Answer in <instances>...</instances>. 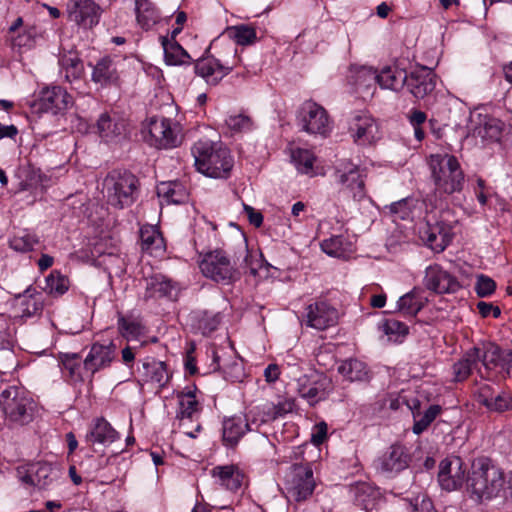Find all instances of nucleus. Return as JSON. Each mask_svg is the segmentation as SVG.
Returning a JSON list of instances; mask_svg holds the SVG:
<instances>
[{
    "mask_svg": "<svg viewBox=\"0 0 512 512\" xmlns=\"http://www.w3.org/2000/svg\"><path fill=\"white\" fill-rule=\"evenodd\" d=\"M194 165L200 173L211 178H227L234 161L222 143L199 140L191 148Z\"/></svg>",
    "mask_w": 512,
    "mask_h": 512,
    "instance_id": "2",
    "label": "nucleus"
},
{
    "mask_svg": "<svg viewBox=\"0 0 512 512\" xmlns=\"http://www.w3.org/2000/svg\"><path fill=\"white\" fill-rule=\"evenodd\" d=\"M338 312L325 301H317L306 307L303 317L305 324L317 330H324L337 323Z\"/></svg>",
    "mask_w": 512,
    "mask_h": 512,
    "instance_id": "18",
    "label": "nucleus"
},
{
    "mask_svg": "<svg viewBox=\"0 0 512 512\" xmlns=\"http://www.w3.org/2000/svg\"><path fill=\"white\" fill-rule=\"evenodd\" d=\"M336 176L345 194L351 196L356 201L366 197L365 169H361L352 163H343L336 169Z\"/></svg>",
    "mask_w": 512,
    "mask_h": 512,
    "instance_id": "9",
    "label": "nucleus"
},
{
    "mask_svg": "<svg viewBox=\"0 0 512 512\" xmlns=\"http://www.w3.org/2000/svg\"><path fill=\"white\" fill-rule=\"evenodd\" d=\"M430 168L436 191L440 194L451 195L463 189L465 177L455 156L449 154L432 155Z\"/></svg>",
    "mask_w": 512,
    "mask_h": 512,
    "instance_id": "4",
    "label": "nucleus"
},
{
    "mask_svg": "<svg viewBox=\"0 0 512 512\" xmlns=\"http://www.w3.org/2000/svg\"><path fill=\"white\" fill-rule=\"evenodd\" d=\"M140 243L143 251L158 256L165 250L164 239L154 225H144L140 228Z\"/></svg>",
    "mask_w": 512,
    "mask_h": 512,
    "instance_id": "28",
    "label": "nucleus"
},
{
    "mask_svg": "<svg viewBox=\"0 0 512 512\" xmlns=\"http://www.w3.org/2000/svg\"><path fill=\"white\" fill-rule=\"evenodd\" d=\"M61 363L65 371L68 372V376L73 382L84 381V369L79 362L78 354L76 353H65L60 356Z\"/></svg>",
    "mask_w": 512,
    "mask_h": 512,
    "instance_id": "45",
    "label": "nucleus"
},
{
    "mask_svg": "<svg viewBox=\"0 0 512 512\" xmlns=\"http://www.w3.org/2000/svg\"><path fill=\"white\" fill-rule=\"evenodd\" d=\"M288 499L300 502L309 498L315 489L313 471L308 465H293L285 475Z\"/></svg>",
    "mask_w": 512,
    "mask_h": 512,
    "instance_id": "7",
    "label": "nucleus"
},
{
    "mask_svg": "<svg viewBox=\"0 0 512 512\" xmlns=\"http://www.w3.org/2000/svg\"><path fill=\"white\" fill-rule=\"evenodd\" d=\"M263 259L261 254H252L246 251V256L243 261V268L247 269L249 273L255 276L258 269L262 267Z\"/></svg>",
    "mask_w": 512,
    "mask_h": 512,
    "instance_id": "62",
    "label": "nucleus"
},
{
    "mask_svg": "<svg viewBox=\"0 0 512 512\" xmlns=\"http://www.w3.org/2000/svg\"><path fill=\"white\" fill-rule=\"evenodd\" d=\"M199 267L205 277L223 285H229L240 279L239 270L223 250L217 249L206 253L199 262Z\"/></svg>",
    "mask_w": 512,
    "mask_h": 512,
    "instance_id": "6",
    "label": "nucleus"
},
{
    "mask_svg": "<svg viewBox=\"0 0 512 512\" xmlns=\"http://www.w3.org/2000/svg\"><path fill=\"white\" fill-rule=\"evenodd\" d=\"M391 215H395L397 219L405 220L410 216V209L407 206V200L402 199L400 201L392 203L389 207Z\"/></svg>",
    "mask_w": 512,
    "mask_h": 512,
    "instance_id": "64",
    "label": "nucleus"
},
{
    "mask_svg": "<svg viewBox=\"0 0 512 512\" xmlns=\"http://www.w3.org/2000/svg\"><path fill=\"white\" fill-rule=\"evenodd\" d=\"M439 405H430L423 413L414 412V425L412 431L419 435L424 432L441 412Z\"/></svg>",
    "mask_w": 512,
    "mask_h": 512,
    "instance_id": "42",
    "label": "nucleus"
},
{
    "mask_svg": "<svg viewBox=\"0 0 512 512\" xmlns=\"http://www.w3.org/2000/svg\"><path fill=\"white\" fill-rule=\"evenodd\" d=\"M108 203L123 208L132 204L138 188V179L128 171H112L104 180Z\"/></svg>",
    "mask_w": 512,
    "mask_h": 512,
    "instance_id": "5",
    "label": "nucleus"
},
{
    "mask_svg": "<svg viewBox=\"0 0 512 512\" xmlns=\"http://www.w3.org/2000/svg\"><path fill=\"white\" fill-rule=\"evenodd\" d=\"M405 86L415 98L423 99L435 89L436 75L427 67H417L407 74Z\"/></svg>",
    "mask_w": 512,
    "mask_h": 512,
    "instance_id": "20",
    "label": "nucleus"
},
{
    "mask_svg": "<svg viewBox=\"0 0 512 512\" xmlns=\"http://www.w3.org/2000/svg\"><path fill=\"white\" fill-rule=\"evenodd\" d=\"M180 411L177 418L180 426L185 427L187 421H192L199 413V403L193 391L181 393L179 395Z\"/></svg>",
    "mask_w": 512,
    "mask_h": 512,
    "instance_id": "32",
    "label": "nucleus"
},
{
    "mask_svg": "<svg viewBox=\"0 0 512 512\" xmlns=\"http://www.w3.org/2000/svg\"><path fill=\"white\" fill-rule=\"evenodd\" d=\"M211 474L221 486L230 491L238 490L244 479V475L235 465L216 466Z\"/></svg>",
    "mask_w": 512,
    "mask_h": 512,
    "instance_id": "27",
    "label": "nucleus"
},
{
    "mask_svg": "<svg viewBox=\"0 0 512 512\" xmlns=\"http://www.w3.org/2000/svg\"><path fill=\"white\" fill-rule=\"evenodd\" d=\"M487 409L499 413L512 409V395L508 392L496 393Z\"/></svg>",
    "mask_w": 512,
    "mask_h": 512,
    "instance_id": "55",
    "label": "nucleus"
},
{
    "mask_svg": "<svg viewBox=\"0 0 512 512\" xmlns=\"http://www.w3.org/2000/svg\"><path fill=\"white\" fill-rule=\"evenodd\" d=\"M67 13L70 21L84 28H92L99 22L100 7L93 0H69Z\"/></svg>",
    "mask_w": 512,
    "mask_h": 512,
    "instance_id": "17",
    "label": "nucleus"
},
{
    "mask_svg": "<svg viewBox=\"0 0 512 512\" xmlns=\"http://www.w3.org/2000/svg\"><path fill=\"white\" fill-rule=\"evenodd\" d=\"M118 432L111 426V424L104 418H96L86 434L85 440L90 445H103L107 446L118 439Z\"/></svg>",
    "mask_w": 512,
    "mask_h": 512,
    "instance_id": "24",
    "label": "nucleus"
},
{
    "mask_svg": "<svg viewBox=\"0 0 512 512\" xmlns=\"http://www.w3.org/2000/svg\"><path fill=\"white\" fill-rule=\"evenodd\" d=\"M359 505L367 507L369 500L374 499L377 492L367 483H357L350 490Z\"/></svg>",
    "mask_w": 512,
    "mask_h": 512,
    "instance_id": "52",
    "label": "nucleus"
},
{
    "mask_svg": "<svg viewBox=\"0 0 512 512\" xmlns=\"http://www.w3.org/2000/svg\"><path fill=\"white\" fill-rule=\"evenodd\" d=\"M378 83L377 71L371 67H360L353 75V84L358 90H369Z\"/></svg>",
    "mask_w": 512,
    "mask_h": 512,
    "instance_id": "47",
    "label": "nucleus"
},
{
    "mask_svg": "<svg viewBox=\"0 0 512 512\" xmlns=\"http://www.w3.org/2000/svg\"><path fill=\"white\" fill-rule=\"evenodd\" d=\"M502 124L500 121L494 118L487 119L483 127L479 130V134L483 138L490 140H498L501 136Z\"/></svg>",
    "mask_w": 512,
    "mask_h": 512,
    "instance_id": "57",
    "label": "nucleus"
},
{
    "mask_svg": "<svg viewBox=\"0 0 512 512\" xmlns=\"http://www.w3.org/2000/svg\"><path fill=\"white\" fill-rule=\"evenodd\" d=\"M72 97L60 86L46 87L40 92L39 108L53 115L61 114L72 105Z\"/></svg>",
    "mask_w": 512,
    "mask_h": 512,
    "instance_id": "19",
    "label": "nucleus"
},
{
    "mask_svg": "<svg viewBox=\"0 0 512 512\" xmlns=\"http://www.w3.org/2000/svg\"><path fill=\"white\" fill-rule=\"evenodd\" d=\"M157 194L167 203L180 204L187 199L186 190L179 182H162L157 187Z\"/></svg>",
    "mask_w": 512,
    "mask_h": 512,
    "instance_id": "38",
    "label": "nucleus"
},
{
    "mask_svg": "<svg viewBox=\"0 0 512 512\" xmlns=\"http://www.w3.org/2000/svg\"><path fill=\"white\" fill-rule=\"evenodd\" d=\"M378 75V84L381 88L390 89L393 91H400L407 80V73L405 70L397 66L384 67Z\"/></svg>",
    "mask_w": 512,
    "mask_h": 512,
    "instance_id": "30",
    "label": "nucleus"
},
{
    "mask_svg": "<svg viewBox=\"0 0 512 512\" xmlns=\"http://www.w3.org/2000/svg\"><path fill=\"white\" fill-rule=\"evenodd\" d=\"M136 17L139 25L145 29H151L159 20L160 16L149 0H136Z\"/></svg>",
    "mask_w": 512,
    "mask_h": 512,
    "instance_id": "36",
    "label": "nucleus"
},
{
    "mask_svg": "<svg viewBox=\"0 0 512 512\" xmlns=\"http://www.w3.org/2000/svg\"><path fill=\"white\" fill-rule=\"evenodd\" d=\"M117 79V70L111 59L103 58L94 66L92 73V80L94 82L104 85L114 83Z\"/></svg>",
    "mask_w": 512,
    "mask_h": 512,
    "instance_id": "37",
    "label": "nucleus"
},
{
    "mask_svg": "<svg viewBox=\"0 0 512 512\" xmlns=\"http://www.w3.org/2000/svg\"><path fill=\"white\" fill-rule=\"evenodd\" d=\"M225 123L233 132H242L251 128V119L243 114L230 115Z\"/></svg>",
    "mask_w": 512,
    "mask_h": 512,
    "instance_id": "58",
    "label": "nucleus"
},
{
    "mask_svg": "<svg viewBox=\"0 0 512 512\" xmlns=\"http://www.w3.org/2000/svg\"><path fill=\"white\" fill-rule=\"evenodd\" d=\"M479 368L477 352L468 350L462 359L453 365L454 378L456 381H464L473 370Z\"/></svg>",
    "mask_w": 512,
    "mask_h": 512,
    "instance_id": "40",
    "label": "nucleus"
},
{
    "mask_svg": "<svg viewBox=\"0 0 512 512\" xmlns=\"http://www.w3.org/2000/svg\"><path fill=\"white\" fill-rule=\"evenodd\" d=\"M298 393L306 399L310 404L316 403L320 398L321 391L316 382H312L308 377L304 376L298 380Z\"/></svg>",
    "mask_w": 512,
    "mask_h": 512,
    "instance_id": "50",
    "label": "nucleus"
},
{
    "mask_svg": "<svg viewBox=\"0 0 512 512\" xmlns=\"http://www.w3.org/2000/svg\"><path fill=\"white\" fill-rule=\"evenodd\" d=\"M116 349L113 341L106 344L95 342L91 345L83 360V369L85 373L89 374L90 381L98 371L110 367L116 357Z\"/></svg>",
    "mask_w": 512,
    "mask_h": 512,
    "instance_id": "11",
    "label": "nucleus"
},
{
    "mask_svg": "<svg viewBox=\"0 0 512 512\" xmlns=\"http://www.w3.org/2000/svg\"><path fill=\"white\" fill-rule=\"evenodd\" d=\"M256 419H250L249 415L232 416L223 421V442L226 446H235L247 431H253Z\"/></svg>",
    "mask_w": 512,
    "mask_h": 512,
    "instance_id": "22",
    "label": "nucleus"
},
{
    "mask_svg": "<svg viewBox=\"0 0 512 512\" xmlns=\"http://www.w3.org/2000/svg\"><path fill=\"white\" fill-rule=\"evenodd\" d=\"M44 289L51 295L61 296L69 287V280L67 277L60 274L58 271L51 272L45 279Z\"/></svg>",
    "mask_w": 512,
    "mask_h": 512,
    "instance_id": "48",
    "label": "nucleus"
},
{
    "mask_svg": "<svg viewBox=\"0 0 512 512\" xmlns=\"http://www.w3.org/2000/svg\"><path fill=\"white\" fill-rule=\"evenodd\" d=\"M378 329L389 341H401L408 334V326L395 319H386L379 323Z\"/></svg>",
    "mask_w": 512,
    "mask_h": 512,
    "instance_id": "44",
    "label": "nucleus"
},
{
    "mask_svg": "<svg viewBox=\"0 0 512 512\" xmlns=\"http://www.w3.org/2000/svg\"><path fill=\"white\" fill-rule=\"evenodd\" d=\"M470 351L477 352L479 365L482 364L486 369H490L492 365H495L499 357L496 349L474 347Z\"/></svg>",
    "mask_w": 512,
    "mask_h": 512,
    "instance_id": "59",
    "label": "nucleus"
},
{
    "mask_svg": "<svg viewBox=\"0 0 512 512\" xmlns=\"http://www.w3.org/2000/svg\"><path fill=\"white\" fill-rule=\"evenodd\" d=\"M272 408H274V404H267L263 405L261 408L258 407L256 411L251 410L249 412L248 415L250 419H256V423L254 424L256 425L255 429H258L261 424L278 418L277 415H273L275 410Z\"/></svg>",
    "mask_w": 512,
    "mask_h": 512,
    "instance_id": "54",
    "label": "nucleus"
},
{
    "mask_svg": "<svg viewBox=\"0 0 512 512\" xmlns=\"http://www.w3.org/2000/svg\"><path fill=\"white\" fill-rule=\"evenodd\" d=\"M97 130L101 138L111 141L125 133L126 122L116 114L103 113L97 121Z\"/></svg>",
    "mask_w": 512,
    "mask_h": 512,
    "instance_id": "26",
    "label": "nucleus"
},
{
    "mask_svg": "<svg viewBox=\"0 0 512 512\" xmlns=\"http://www.w3.org/2000/svg\"><path fill=\"white\" fill-rule=\"evenodd\" d=\"M475 394L478 402L487 408L488 404L491 403L494 396L496 395V392L493 385L483 383L478 387Z\"/></svg>",
    "mask_w": 512,
    "mask_h": 512,
    "instance_id": "61",
    "label": "nucleus"
},
{
    "mask_svg": "<svg viewBox=\"0 0 512 512\" xmlns=\"http://www.w3.org/2000/svg\"><path fill=\"white\" fill-rule=\"evenodd\" d=\"M495 288L496 283L492 278L485 275H480L477 278L475 290L479 297H487L491 295L495 291Z\"/></svg>",
    "mask_w": 512,
    "mask_h": 512,
    "instance_id": "60",
    "label": "nucleus"
},
{
    "mask_svg": "<svg viewBox=\"0 0 512 512\" xmlns=\"http://www.w3.org/2000/svg\"><path fill=\"white\" fill-rule=\"evenodd\" d=\"M143 377L146 382H153L164 387L169 380V373L166 364L154 359L145 361L142 364Z\"/></svg>",
    "mask_w": 512,
    "mask_h": 512,
    "instance_id": "31",
    "label": "nucleus"
},
{
    "mask_svg": "<svg viewBox=\"0 0 512 512\" xmlns=\"http://www.w3.org/2000/svg\"><path fill=\"white\" fill-rule=\"evenodd\" d=\"M194 68L195 73L205 79L208 84L216 85L232 71L233 66L223 65L218 59L206 57L199 59Z\"/></svg>",
    "mask_w": 512,
    "mask_h": 512,
    "instance_id": "23",
    "label": "nucleus"
},
{
    "mask_svg": "<svg viewBox=\"0 0 512 512\" xmlns=\"http://www.w3.org/2000/svg\"><path fill=\"white\" fill-rule=\"evenodd\" d=\"M466 490L470 499L478 504L508 497L503 470L485 457L473 462L471 473L466 480Z\"/></svg>",
    "mask_w": 512,
    "mask_h": 512,
    "instance_id": "1",
    "label": "nucleus"
},
{
    "mask_svg": "<svg viewBox=\"0 0 512 512\" xmlns=\"http://www.w3.org/2000/svg\"><path fill=\"white\" fill-rule=\"evenodd\" d=\"M291 158L299 172L304 174L313 172L315 157L309 150L300 148L292 150Z\"/></svg>",
    "mask_w": 512,
    "mask_h": 512,
    "instance_id": "49",
    "label": "nucleus"
},
{
    "mask_svg": "<svg viewBox=\"0 0 512 512\" xmlns=\"http://www.w3.org/2000/svg\"><path fill=\"white\" fill-rule=\"evenodd\" d=\"M423 283L437 294L455 293L461 288L457 278L438 264L426 268Z\"/></svg>",
    "mask_w": 512,
    "mask_h": 512,
    "instance_id": "14",
    "label": "nucleus"
},
{
    "mask_svg": "<svg viewBox=\"0 0 512 512\" xmlns=\"http://www.w3.org/2000/svg\"><path fill=\"white\" fill-rule=\"evenodd\" d=\"M337 370L339 374L350 382L366 381L369 378L366 365L357 359H348L343 361L338 366Z\"/></svg>",
    "mask_w": 512,
    "mask_h": 512,
    "instance_id": "33",
    "label": "nucleus"
},
{
    "mask_svg": "<svg viewBox=\"0 0 512 512\" xmlns=\"http://www.w3.org/2000/svg\"><path fill=\"white\" fill-rule=\"evenodd\" d=\"M410 507V512H434L432 501L425 495L417 496L412 502H410Z\"/></svg>",
    "mask_w": 512,
    "mask_h": 512,
    "instance_id": "63",
    "label": "nucleus"
},
{
    "mask_svg": "<svg viewBox=\"0 0 512 512\" xmlns=\"http://www.w3.org/2000/svg\"><path fill=\"white\" fill-rule=\"evenodd\" d=\"M59 64L65 70L68 81L79 79L83 73V64L75 53L61 55Z\"/></svg>",
    "mask_w": 512,
    "mask_h": 512,
    "instance_id": "43",
    "label": "nucleus"
},
{
    "mask_svg": "<svg viewBox=\"0 0 512 512\" xmlns=\"http://www.w3.org/2000/svg\"><path fill=\"white\" fill-rule=\"evenodd\" d=\"M422 242L432 251L440 253L445 250L452 240V226L445 220H440L434 225L426 223L419 230Z\"/></svg>",
    "mask_w": 512,
    "mask_h": 512,
    "instance_id": "15",
    "label": "nucleus"
},
{
    "mask_svg": "<svg viewBox=\"0 0 512 512\" xmlns=\"http://www.w3.org/2000/svg\"><path fill=\"white\" fill-rule=\"evenodd\" d=\"M191 326L203 336H207L215 331L221 321L219 313L209 311H194L189 316Z\"/></svg>",
    "mask_w": 512,
    "mask_h": 512,
    "instance_id": "29",
    "label": "nucleus"
},
{
    "mask_svg": "<svg viewBox=\"0 0 512 512\" xmlns=\"http://www.w3.org/2000/svg\"><path fill=\"white\" fill-rule=\"evenodd\" d=\"M349 132L354 141L360 144L371 143L379 137L378 125L366 111H356L351 115Z\"/></svg>",
    "mask_w": 512,
    "mask_h": 512,
    "instance_id": "16",
    "label": "nucleus"
},
{
    "mask_svg": "<svg viewBox=\"0 0 512 512\" xmlns=\"http://www.w3.org/2000/svg\"><path fill=\"white\" fill-rule=\"evenodd\" d=\"M38 243L37 238L31 234H24L23 236H15L10 240V247L19 252H28L33 250L34 246Z\"/></svg>",
    "mask_w": 512,
    "mask_h": 512,
    "instance_id": "56",
    "label": "nucleus"
},
{
    "mask_svg": "<svg viewBox=\"0 0 512 512\" xmlns=\"http://www.w3.org/2000/svg\"><path fill=\"white\" fill-rule=\"evenodd\" d=\"M345 240L342 236H333L325 239L321 243L323 252L333 257H341L344 255L346 249L344 247Z\"/></svg>",
    "mask_w": 512,
    "mask_h": 512,
    "instance_id": "53",
    "label": "nucleus"
},
{
    "mask_svg": "<svg viewBox=\"0 0 512 512\" xmlns=\"http://www.w3.org/2000/svg\"><path fill=\"white\" fill-rule=\"evenodd\" d=\"M37 36L38 31L36 27H26L22 33L11 38L12 47L19 50L31 49L35 45Z\"/></svg>",
    "mask_w": 512,
    "mask_h": 512,
    "instance_id": "51",
    "label": "nucleus"
},
{
    "mask_svg": "<svg viewBox=\"0 0 512 512\" xmlns=\"http://www.w3.org/2000/svg\"><path fill=\"white\" fill-rule=\"evenodd\" d=\"M226 34L237 44L245 46L250 45L256 40V31L253 27L245 24L227 28Z\"/></svg>",
    "mask_w": 512,
    "mask_h": 512,
    "instance_id": "46",
    "label": "nucleus"
},
{
    "mask_svg": "<svg viewBox=\"0 0 512 512\" xmlns=\"http://www.w3.org/2000/svg\"><path fill=\"white\" fill-rule=\"evenodd\" d=\"M21 317L30 318L38 315L43 310V295L40 292L31 293L27 289L20 302Z\"/></svg>",
    "mask_w": 512,
    "mask_h": 512,
    "instance_id": "39",
    "label": "nucleus"
},
{
    "mask_svg": "<svg viewBox=\"0 0 512 512\" xmlns=\"http://www.w3.org/2000/svg\"><path fill=\"white\" fill-rule=\"evenodd\" d=\"M0 408L6 421L23 426L33 421L37 404L23 387L9 386L0 393Z\"/></svg>",
    "mask_w": 512,
    "mask_h": 512,
    "instance_id": "3",
    "label": "nucleus"
},
{
    "mask_svg": "<svg viewBox=\"0 0 512 512\" xmlns=\"http://www.w3.org/2000/svg\"><path fill=\"white\" fill-rule=\"evenodd\" d=\"M179 287L166 276L158 274L146 282L145 298H163L170 300L177 298Z\"/></svg>",
    "mask_w": 512,
    "mask_h": 512,
    "instance_id": "25",
    "label": "nucleus"
},
{
    "mask_svg": "<svg viewBox=\"0 0 512 512\" xmlns=\"http://www.w3.org/2000/svg\"><path fill=\"white\" fill-rule=\"evenodd\" d=\"M117 327L119 333L127 340L138 339L144 334L141 321L132 315H118Z\"/></svg>",
    "mask_w": 512,
    "mask_h": 512,
    "instance_id": "35",
    "label": "nucleus"
},
{
    "mask_svg": "<svg viewBox=\"0 0 512 512\" xmlns=\"http://www.w3.org/2000/svg\"><path fill=\"white\" fill-rule=\"evenodd\" d=\"M162 47L164 50L165 62L168 65H182L190 61L189 54L181 47L176 41L161 38Z\"/></svg>",
    "mask_w": 512,
    "mask_h": 512,
    "instance_id": "34",
    "label": "nucleus"
},
{
    "mask_svg": "<svg viewBox=\"0 0 512 512\" xmlns=\"http://www.w3.org/2000/svg\"><path fill=\"white\" fill-rule=\"evenodd\" d=\"M409 455L401 445H392L387 452L374 461L377 472L384 475L398 473L408 467Z\"/></svg>",
    "mask_w": 512,
    "mask_h": 512,
    "instance_id": "21",
    "label": "nucleus"
},
{
    "mask_svg": "<svg viewBox=\"0 0 512 512\" xmlns=\"http://www.w3.org/2000/svg\"><path fill=\"white\" fill-rule=\"evenodd\" d=\"M146 133V141L159 149L176 147L180 142L177 133L172 128L170 119L151 118Z\"/></svg>",
    "mask_w": 512,
    "mask_h": 512,
    "instance_id": "12",
    "label": "nucleus"
},
{
    "mask_svg": "<svg viewBox=\"0 0 512 512\" xmlns=\"http://www.w3.org/2000/svg\"><path fill=\"white\" fill-rule=\"evenodd\" d=\"M17 477L28 486L47 489L59 478V470L49 463L38 462L26 469L19 468Z\"/></svg>",
    "mask_w": 512,
    "mask_h": 512,
    "instance_id": "10",
    "label": "nucleus"
},
{
    "mask_svg": "<svg viewBox=\"0 0 512 512\" xmlns=\"http://www.w3.org/2000/svg\"><path fill=\"white\" fill-rule=\"evenodd\" d=\"M302 130L309 134L326 136L330 131V121L326 110L313 101L303 103L298 113Z\"/></svg>",
    "mask_w": 512,
    "mask_h": 512,
    "instance_id": "8",
    "label": "nucleus"
},
{
    "mask_svg": "<svg viewBox=\"0 0 512 512\" xmlns=\"http://www.w3.org/2000/svg\"><path fill=\"white\" fill-rule=\"evenodd\" d=\"M424 300L416 291H411L402 296L398 301V310L404 316H416L424 307Z\"/></svg>",
    "mask_w": 512,
    "mask_h": 512,
    "instance_id": "41",
    "label": "nucleus"
},
{
    "mask_svg": "<svg viewBox=\"0 0 512 512\" xmlns=\"http://www.w3.org/2000/svg\"><path fill=\"white\" fill-rule=\"evenodd\" d=\"M466 478V468L458 456H450L440 462L438 481L442 489L454 491L459 489Z\"/></svg>",
    "mask_w": 512,
    "mask_h": 512,
    "instance_id": "13",
    "label": "nucleus"
}]
</instances>
